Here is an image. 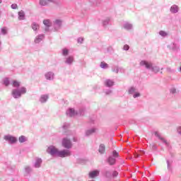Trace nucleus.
<instances>
[{"mask_svg": "<svg viewBox=\"0 0 181 181\" xmlns=\"http://www.w3.org/2000/svg\"><path fill=\"white\" fill-rule=\"evenodd\" d=\"M4 139H5V141H8V142H10V144H16V142H18V139L11 135L4 136Z\"/></svg>", "mask_w": 181, "mask_h": 181, "instance_id": "f257e3e1", "label": "nucleus"}, {"mask_svg": "<svg viewBox=\"0 0 181 181\" xmlns=\"http://www.w3.org/2000/svg\"><path fill=\"white\" fill-rule=\"evenodd\" d=\"M47 152H48V153H50V155H57V156L59 153V149L55 148L54 146H50L49 147H48Z\"/></svg>", "mask_w": 181, "mask_h": 181, "instance_id": "f03ea898", "label": "nucleus"}, {"mask_svg": "<svg viewBox=\"0 0 181 181\" xmlns=\"http://www.w3.org/2000/svg\"><path fill=\"white\" fill-rule=\"evenodd\" d=\"M62 146H64V148H66V149H70V148H71V141H70V139L66 138L63 139Z\"/></svg>", "mask_w": 181, "mask_h": 181, "instance_id": "7ed1b4c3", "label": "nucleus"}, {"mask_svg": "<svg viewBox=\"0 0 181 181\" xmlns=\"http://www.w3.org/2000/svg\"><path fill=\"white\" fill-rule=\"evenodd\" d=\"M57 156H59L60 158H66V156H70V151L69 150H64L59 151Z\"/></svg>", "mask_w": 181, "mask_h": 181, "instance_id": "20e7f679", "label": "nucleus"}, {"mask_svg": "<svg viewBox=\"0 0 181 181\" xmlns=\"http://www.w3.org/2000/svg\"><path fill=\"white\" fill-rule=\"evenodd\" d=\"M99 175H100V170H98L90 171L88 173V176L90 179H94V177H97V176H99Z\"/></svg>", "mask_w": 181, "mask_h": 181, "instance_id": "39448f33", "label": "nucleus"}, {"mask_svg": "<svg viewBox=\"0 0 181 181\" xmlns=\"http://www.w3.org/2000/svg\"><path fill=\"white\" fill-rule=\"evenodd\" d=\"M11 94L14 98H19L21 96V91L18 89H13Z\"/></svg>", "mask_w": 181, "mask_h": 181, "instance_id": "423d86ee", "label": "nucleus"}, {"mask_svg": "<svg viewBox=\"0 0 181 181\" xmlns=\"http://www.w3.org/2000/svg\"><path fill=\"white\" fill-rule=\"evenodd\" d=\"M140 66H145L147 69H151L152 67V63L148 62L146 61H141L140 62Z\"/></svg>", "mask_w": 181, "mask_h": 181, "instance_id": "0eeeda50", "label": "nucleus"}, {"mask_svg": "<svg viewBox=\"0 0 181 181\" xmlns=\"http://www.w3.org/2000/svg\"><path fill=\"white\" fill-rule=\"evenodd\" d=\"M50 2H52V0H40V5L46 6V5H49Z\"/></svg>", "mask_w": 181, "mask_h": 181, "instance_id": "6e6552de", "label": "nucleus"}, {"mask_svg": "<svg viewBox=\"0 0 181 181\" xmlns=\"http://www.w3.org/2000/svg\"><path fill=\"white\" fill-rule=\"evenodd\" d=\"M170 11L173 13H176V12H178L179 11V7L176 5H173L171 6Z\"/></svg>", "mask_w": 181, "mask_h": 181, "instance_id": "1a4fd4ad", "label": "nucleus"}, {"mask_svg": "<svg viewBox=\"0 0 181 181\" xmlns=\"http://www.w3.org/2000/svg\"><path fill=\"white\" fill-rule=\"evenodd\" d=\"M105 84L107 87H112V86H114V82L111 80H106Z\"/></svg>", "mask_w": 181, "mask_h": 181, "instance_id": "9d476101", "label": "nucleus"}, {"mask_svg": "<svg viewBox=\"0 0 181 181\" xmlns=\"http://www.w3.org/2000/svg\"><path fill=\"white\" fill-rule=\"evenodd\" d=\"M45 77L47 80H52V78H53V73L48 72L47 74H45Z\"/></svg>", "mask_w": 181, "mask_h": 181, "instance_id": "9b49d317", "label": "nucleus"}, {"mask_svg": "<svg viewBox=\"0 0 181 181\" xmlns=\"http://www.w3.org/2000/svg\"><path fill=\"white\" fill-rule=\"evenodd\" d=\"M99 152L100 153H104V152H105V146H104V144L100 146Z\"/></svg>", "mask_w": 181, "mask_h": 181, "instance_id": "f8f14e48", "label": "nucleus"}, {"mask_svg": "<svg viewBox=\"0 0 181 181\" xmlns=\"http://www.w3.org/2000/svg\"><path fill=\"white\" fill-rule=\"evenodd\" d=\"M43 23L47 28H49V26H52V23H50L49 20H44Z\"/></svg>", "mask_w": 181, "mask_h": 181, "instance_id": "ddd939ff", "label": "nucleus"}, {"mask_svg": "<svg viewBox=\"0 0 181 181\" xmlns=\"http://www.w3.org/2000/svg\"><path fill=\"white\" fill-rule=\"evenodd\" d=\"M13 87H20L21 86V82L18 81H13L12 82Z\"/></svg>", "mask_w": 181, "mask_h": 181, "instance_id": "4468645a", "label": "nucleus"}, {"mask_svg": "<svg viewBox=\"0 0 181 181\" xmlns=\"http://www.w3.org/2000/svg\"><path fill=\"white\" fill-rule=\"evenodd\" d=\"M69 115L71 117H74L75 115H77V112H76L74 109H69Z\"/></svg>", "mask_w": 181, "mask_h": 181, "instance_id": "2eb2a0df", "label": "nucleus"}, {"mask_svg": "<svg viewBox=\"0 0 181 181\" xmlns=\"http://www.w3.org/2000/svg\"><path fill=\"white\" fill-rule=\"evenodd\" d=\"M74 62V58L73 57H69L66 59V63H67L68 64H71V63Z\"/></svg>", "mask_w": 181, "mask_h": 181, "instance_id": "dca6fc26", "label": "nucleus"}, {"mask_svg": "<svg viewBox=\"0 0 181 181\" xmlns=\"http://www.w3.org/2000/svg\"><path fill=\"white\" fill-rule=\"evenodd\" d=\"M47 98L48 97L46 95L41 96V98H40L41 103H46V101H47Z\"/></svg>", "mask_w": 181, "mask_h": 181, "instance_id": "f3484780", "label": "nucleus"}, {"mask_svg": "<svg viewBox=\"0 0 181 181\" xmlns=\"http://www.w3.org/2000/svg\"><path fill=\"white\" fill-rule=\"evenodd\" d=\"M108 163H110V165H115V159L112 157H110L108 158Z\"/></svg>", "mask_w": 181, "mask_h": 181, "instance_id": "a211bd4d", "label": "nucleus"}, {"mask_svg": "<svg viewBox=\"0 0 181 181\" xmlns=\"http://www.w3.org/2000/svg\"><path fill=\"white\" fill-rule=\"evenodd\" d=\"M40 163H42V158H38L35 163V168H40Z\"/></svg>", "mask_w": 181, "mask_h": 181, "instance_id": "6ab92c4d", "label": "nucleus"}, {"mask_svg": "<svg viewBox=\"0 0 181 181\" xmlns=\"http://www.w3.org/2000/svg\"><path fill=\"white\" fill-rule=\"evenodd\" d=\"M19 142H21V144L25 142L26 141V137H25V136H21L18 139Z\"/></svg>", "mask_w": 181, "mask_h": 181, "instance_id": "aec40b11", "label": "nucleus"}, {"mask_svg": "<svg viewBox=\"0 0 181 181\" xmlns=\"http://www.w3.org/2000/svg\"><path fill=\"white\" fill-rule=\"evenodd\" d=\"M18 16H19V19H21V20L23 19V18H25V13L22 11H19Z\"/></svg>", "mask_w": 181, "mask_h": 181, "instance_id": "412c9836", "label": "nucleus"}, {"mask_svg": "<svg viewBox=\"0 0 181 181\" xmlns=\"http://www.w3.org/2000/svg\"><path fill=\"white\" fill-rule=\"evenodd\" d=\"M32 29H33V30H37V29H39V25L36 24V23H33L32 25Z\"/></svg>", "mask_w": 181, "mask_h": 181, "instance_id": "4be33fe9", "label": "nucleus"}, {"mask_svg": "<svg viewBox=\"0 0 181 181\" xmlns=\"http://www.w3.org/2000/svg\"><path fill=\"white\" fill-rule=\"evenodd\" d=\"M94 132H95V129H91L86 132V135H91V134H94Z\"/></svg>", "mask_w": 181, "mask_h": 181, "instance_id": "5701e85b", "label": "nucleus"}, {"mask_svg": "<svg viewBox=\"0 0 181 181\" xmlns=\"http://www.w3.org/2000/svg\"><path fill=\"white\" fill-rule=\"evenodd\" d=\"M42 39H43V36H40V37H37L35 40V43H40V42H42Z\"/></svg>", "mask_w": 181, "mask_h": 181, "instance_id": "b1692460", "label": "nucleus"}, {"mask_svg": "<svg viewBox=\"0 0 181 181\" xmlns=\"http://www.w3.org/2000/svg\"><path fill=\"white\" fill-rule=\"evenodd\" d=\"M100 67L102 69H107V67H108V64L105 62H101Z\"/></svg>", "mask_w": 181, "mask_h": 181, "instance_id": "393cba45", "label": "nucleus"}, {"mask_svg": "<svg viewBox=\"0 0 181 181\" xmlns=\"http://www.w3.org/2000/svg\"><path fill=\"white\" fill-rule=\"evenodd\" d=\"M20 93H21V95H22V94H26V88H21L20 89Z\"/></svg>", "mask_w": 181, "mask_h": 181, "instance_id": "a878e982", "label": "nucleus"}, {"mask_svg": "<svg viewBox=\"0 0 181 181\" xmlns=\"http://www.w3.org/2000/svg\"><path fill=\"white\" fill-rule=\"evenodd\" d=\"M54 23H55L56 26H61L62 21L61 20H55Z\"/></svg>", "mask_w": 181, "mask_h": 181, "instance_id": "bb28decb", "label": "nucleus"}, {"mask_svg": "<svg viewBox=\"0 0 181 181\" xmlns=\"http://www.w3.org/2000/svg\"><path fill=\"white\" fill-rule=\"evenodd\" d=\"M4 84L6 86H9V79H8V78H6L4 81Z\"/></svg>", "mask_w": 181, "mask_h": 181, "instance_id": "cd10ccee", "label": "nucleus"}, {"mask_svg": "<svg viewBox=\"0 0 181 181\" xmlns=\"http://www.w3.org/2000/svg\"><path fill=\"white\" fill-rule=\"evenodd\" d=\"M62 54H63L64 56H67V54H69V49H64Z\"/></svg>", "mask_w": 181, "mask_h": 181, "instance_id": "c85d7f7f", "label": "nucleus"}, {"mask_svg": "<svg viewBox=\"0 0 181 181\" xmlns=\"http://www.w3.org/2000/svg\"><path fill=\"white\" fill-rule=\"evenodd\" d=\"M1 33H3V35H6L7 33V30H6V28H1Z\"/></svg>", "mask_w": 181, "mask_h": 181, "instance_id": "c756f323", "label": "nucleus"}, {"mask_svg": "<svg viewBox=\"0 0 181 181\" xmlns=\"http://www.w3.org/2000/svg\"><path fill=\"white\" fill-rule=\"evenodd\" d=\"M112 155H113L114 158H118V152H117V151H114L112 152Z\"/></svg>", "mask_w": 181, "mask_h": 181, "instance_id": "7c9ffc66", "label": "nucleus"}, {"mask_svg": "<svg viewBox=\"0 0 181 181\" xmlns=\"http://www.w3.org/2000/svg\"><path fill=\"white\" fill-rule=\"evenodd\" d=\"M12 9H17L18 8V5L17 4H12L11 5Z\"/></svg>", "mask_w": 181, "mask_h": 181, "instance_id": "2f4dec72", "label": "nucleus"}, {"mask_svg": "<svg viewBox=\"0 0 181 181\" xmlns=\"http://www.w3.org/2000/svg\"><path fill=\"white\" fill-rule=\"evenodd\" d=\"M160 36H166V33H165V31H160Z\"/></svg>", "mask_w": 181, "mask_h": 181, "instance_id": "473e14b6", "label": "nucleus"}, {"mask_svg": "<svg viewBox=\"0 0 181 181\" xmlns=\"http://www.w3.org/2000/svg\"><path fill=\"white\" fill-rule=\"evenodd\" d=\"M124 50H129V45H124Z\"/></svg>", "mask_w": 181, "mask_h": 181, "instance_id": "72a5a7b5", "label": "nucleus"}, {"mask_svg": "<svg viewBox=\"0 0 181 181\" xmlns=\"http://www.w3.org/2000/svg\"><path fill=\"white\" fill-rule=\"evenodd\" d=\"M139 95H140L139 93H137L134 95V98H136V97H139Z\"/></svg>", "mask_w": 181, "mask_h": 181, "instance_id": "f704fd0d", "label": "nucleus"}, {"mask_svg": "<svg viewBox=\"0 0 181 181\" xmlns=\"http://www.w3.org/2000/svg\"><path fill=\"white\" fill-rule=\"evenodd\" d=\"M134 91H135V88H130V90H129L130 93H134Z\"/></svg>", "mask_w": 181, "mask_h": 181, "instance_id": "c9c22d12", "label": "nucleus"}, {"mask_svg": "<svg viewBox=\"0 0 181 181\" xmlns=\"http://www.w3.org/2000/svg\"><path fill=\"white\" fill-rule=\"evenodd\" d=\"M113 176L115 177H117V176H118V173L117 172V171H115L114 173H113Z\"/></svg>", "mask_w": 181, "mask_h": 181, "instance_id": "e433bc0d", "label": "nucleus"}, {"mask_svg": "<svg viewBox=\"0 0 181 181\" xmlns=\"http://www.w3.org/2000/svg\"><path fill=\"white\" fill-rule=\"evenodd\" d=\"M83 38H78V43H82L83 42Z\"/></svg>", "mask_w": 181, "mask_h": 181, "instance_id": "4c0bfd02", "label": "nucleus"}, {"mask_svg": "<svg viewBox=\"0 0 181 181\" xmlns=\"http://www.w3.org/2000/svg\"><path fill=\"white\" fill-rule=\"evenodd\" d=\"M177 132L181 134V127L178 128Z\"/></svg>", "mask_w": 181, "mask_h": 181, "instance_id": "58836bf2", "label": "nucleus"}, {"mask_svg": "<svg viewBox=\"0 0 181 181\" xmlns=\"http://www.w3.org/2000/svg\"><path fill=\"white\" fill-rule=\"evenodd\" d=\"M134 157H135V158H139V154H136V155H134Z\"/></svg>", "mask_w": 181, "mask_h": 181, "instance_id": "ea45409f", "label": "nucleus"}, {"mask_svg": "<svg viewBox=\"0 0 181 181\" xmlns=\"http://www.w3.org/2000/svg\"><path fill=\"white\" fill-rule=\"evenodd\" d=\"M173 93H176V90H173Z\"/></svg>", "mask_w": 181, "mask_h": 181, "instance_id": "a19ab883", "label": "nucleus"}, {"mask_svg": "<svg viewBox=\"0 0 181 181\" xmlns=\"http://www.w3.org/2000/svg\"><path fill=\"white\" fill-rule=\"evenodd\" d=\"M0 4H2V0H0Z\"/></svg>", "mask_w": 181, "mask_h": 181, "instance_id": "79ce46f5", "label": "nucleus"}, {"mask_svg": "<svg viewBox=\"0 0 181 181\" xmlns=\"http://www.w3.org/2000/svg\"><path fill=\"white\" fill-rule=\"evenodd\" d=\"M160 139H162L163 141V139H162V138H160Z\"/></svg>", "mask_w": 181, "mask_h": 181, "instance_id": "37998d69", "label": "nucleus"}]
</instances>
